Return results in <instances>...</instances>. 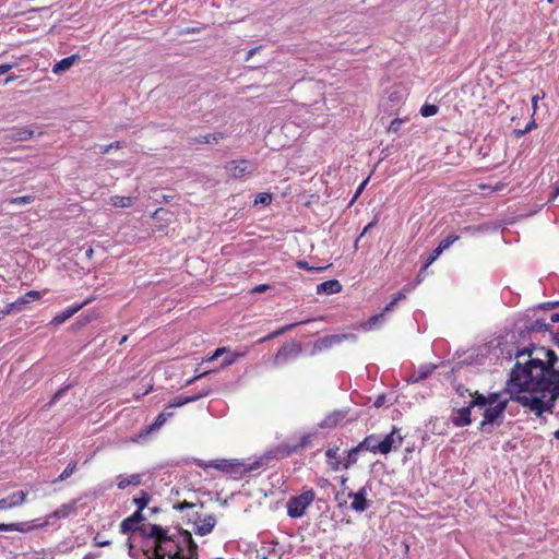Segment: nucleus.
I'll use <instances>...</instances> for the list:
<instances>
[{
	"mask_svg": "<svg viewBox=\"0 0 559 559\" xmlns=\"http://www.w3.org/2000/svg\"><path fill=\"white\" fill-rule=\"evenodd\" d=\"M501 356L515 360L508 384L519 393L516 402L528 407L536 416L552 412L559 399V369H556L558 356L552 349L511 343L501 347Z\"/></svg>",
	"mask_w": 559,
	"mask_h": 559,
	"instance_id": "nucleus-1",
	"label": "nucleus"
},
{
	"mask_svg": "<svg viewBox=\"0 0 559 559\" xmlns=\"http://www.w3.org/2000/svg\"><path fill=\"white\" fill-rule=\"evenodd\" d=\"M472 395L471 406H477L484 409V419L479 424V429L488 431L489 426H500L504 419V413L509 403V399L503 396L501 392H490L483 394L475 392Z\"/></svg>",
	"mask_w": 559,
	"mask_h": 559,
	"instance_id": "nucleus-2",
	"label": "nucleus"
},
{
	"mask_svg": "<svg viewBox=\"0 0 559 559\" xmlns=\"http://www.w3.org/2000/svg\"><path fill=\"white\" fill-rule=\"evenodd\" d=\"M275 456L270 452L266 453L260 457L254 459L253 461L247 460V461H239V460H233L231 468H229L228 475L233 477L234 479H239L243 475L253 473L255 471H259L265 466L269 465V463L274 459Z\"/></svg>",
	"mask_w": 559,
	"mask_h": 559,
	"instance_id": "nucleus-3",
	"label": "nucleus"
},
{
	"mask_svg": "<svg viewBox=\"0 0 559 559\" xmlns=\"http://www.w3.org/2000/svg\"><path fill=\"white\" fill-rule=\"evenodd\" d=\"M316 499V492L311 488L304 487L298 496H293L288 499L286 508L287 515L292 519H299L305 515L306 510L312 504Z\"/></svg>",
	"mask_w": 559,
	"mask_h": 559,
	"instance_id": "nucleus-4",
	"label": "nucleus"
},
{
	"mask_svg": "<svg viewBox=\"0 0 559 559\" xmlns=\"http://www.w3.org/2000/svg\"><path fill=\"white\" fill-rule=\"evenodd\" d=\"M548 330H549L548 323H546L543 320H536L530 326H526L525 329H519L516 331H512V332L508 333L506 336V342L499 343V348L501 349V347L503 345L511 344L512 342L513 343L519 342L520 345H527V343L531 342L530 335L532 332H546Z\"/></svg>",
	"mask_w": 559,
	"mask_h": 559,
	"instance_id": "nucleus-5",
	"label": "nucleus"
},
{
	"mask_svg": "<svg viewBox=\"0 0 559 559\" xmlns=\"http://www.w3.org/2000/svg\"><path fill=\"white\" fill-rule=\"evenodd\" d=\"M225 168L228 176L235 179H242L255 170V166L247 159L231 160L226 164Z\"/></svg>",
	"mask_w": 559,
	"mask_h": 559,
	"instance_id": "nucleus-6",
	"label": "nucleus"
},
{
	"mask_svg": "<svg viewBox=\"0 0 559 559\" xmlns=\"http://www.w3.org/2000/svg\"><path fill=\"white\" fill-rule=\"evenodd\" d=\"M144 520H145V518H144L143 513H141L140 511H135L132 515L126 518L120 523V532L122 534L140 532V534L142 535L143 528H145L147 526H159L158 524H152V523L140 525V523L143 522Z\"/></svg>",
	"mask_w": 559,
	"mask_h": 559,
	"instance_id": "nucleus-7",
	"label": "nucleus"
},
{
	"mask_svg": "<svg viewBox=\"0 0 559 559\" xmlns=\"http://www.w3.org/2000/svg\"><path fill=\"white\" fill-rule=\"evenodd\" d=\"M369 487L367 485L360 487L356 492L349 491L347 497L353 499L350 509L355 512L362 513L370 507V501L367 499Z\"/></svg>",
	"mask_w": 559,
	"mask_h": 559,
	"instance_id": "nucleus-8",
	"label": "nucleus"
},
{
	"mask_svg": "<svg viewBox=\"0 0 559 559\" xmlns=\"http://www.w3.org/2000/svg\"><path fill=\"white\" fill-rule=\"evenodd\" d=\"M301 352V347L296 342L285 343L274 356L275 365H283L295 359Z\"/></svg>",
	"mask_w": 559,
	"mask_h": 559,
	"instance_id": "nucleus-9",
	"label": "nucleus"
},
{
	"mask_svg": "<svg viewBox=\"0 0 559 559\" xmlns=\"http://www.w3.org/2000/svg\"><path fill=\"white\" fill-rule=\"evenodd\" d=\"M402 442L403 437L399 433V429L393 427L392 431L381 439V443H379L380 453L386 455L392 449L399 448Z\"/></svg>",
	"mask_w": 559,
	"mask_h": 559,
	"instance_id": "nucleus-10",
	"label": "nucleus"
},
{
	"mask_svg": "<svg viewBox=\"0 0 559 559\" xmlns=\"http://www.w3.org/2000/svg\"><path fill=\"white\" fill-rule=\"evenodd\" d=\"M346 340L356 341V335L352 333H344V334H331L325 335L317 341L316 346L321 349H328L335 345H338L343 343Z\"/></svg>",
	"mask_w": 559,
	"mask_h": 559,
	"instance_id": "nucleus-11",
	"label": "nucleus"
},
{
	"mask_svg": "<svg viewBox=\"0 0 559 559\" xmlns=\"http://www.w3.org/2000/svg\"><path fill=\"white\" fill-rule=\"evenodd\" d=\"M35 133L36 129L29 126H25L20 128H12L8 131L4 138L9 143L24 142L31 140Z\"/></svg>",
	"mask_w": 559,
	"mask_h": 559,
	"instance_id": "nucleus-12",
	"label": "nucleus"
},
{
	"mask_svg": "<svg viewBox=\"0 0 559 559\" xmlns=\"http://www.w3.org/2000/svg\"><path fill=\"white\" fill-rule=\"evenodd\" d=\"M475 406H471V402L467 406L453 411L451 415V423L454 427L461 428L472 424V409Z\"/></svg>",
	"mask_w": 559,
	"mask_h": 559,
	"instance_id": "nucleus-13",
	"label": "nucleus"
},
{
	"mask_svg": "<svg viewBox=\"0 0 559 559\" xmlns=\"http://www.w3.org/2000/svg\"><path fill=\"white\" fill-rule=\"evenodd\" d=\"M211 393V388L209 386H205L203 388L200 392L193 394V395H189V396H185V395H178L176 396L175 399H173L169 403H168V408L170 409H174L176 407H180V406H183L186 404H189V403H192V402H195L202 397H205L207 396L209 394Z\"/></svg>",
	"mask_w": 559,
	"mask_h": 559,
	"instance_id": "nucleus-14",
	"label": "nucleus"
},
{
	"mask_svg": "<svg viewBox=\"0 0 559 559\" xmlns=\"http://www.w3.org/2000/svg\"><path fill=\"white\" fill-rule=\"evenodd\" d=\"M27 492L23 490L14 491L0 499V510H8L24 504L26 501Z\"/></svg>",
	"mask_w": 559,
	"mask_h": 559,
	"instance_id": "nucleus-15",
	"label": "nucleus"
},
{
	"mask_svg": "<svg viewBox=\"0 0 559 559\" xmlns=\"http://www.w3.org/2000/svg\"><path fill=\"white\" fill-rule=\"evenodd\" d=\"M40 298V293L37 290H29L23 296H21L15 302L9 305V307L0 312V319H2L4 316L9 314L12 308H16L17 310H22L23 306L32 302L34 300H37Z\"/></svg>",
	"mask_w": 559,
	"mask_h": 559,
	"instance_id": "nucleus-16",
	"label": "nucleus"
},
{
	"mask_svg": "<svg viewBox=\"0 0 559 559\" xmlns=\"http://www.w3.org/2000/svg\"><path fill=\"white\" fill-rule=\"evenodd\" d=\"M396 305V302L392 299L386 306L385 308L383 309V311L379 314H376V316H372L370 317L366 322L362 323V329L365 331H372L374 330L378 324L382 323L385 319V312H389L391 311L394 306Z\"/></svg>",
	"mask_w": 559,
	"mask_h": 559,
	"instance_id": "nucleus-17",
	"label": "nucleus"
},
{
	"mask_svg": "<svg viewBox=\"0 0 559 559\" xmlns=\"http://www.w3.org/2000/svg\"><path fill=\"white\" fill-rule=\"evenodd\" d=\"M91 300L87 299L81 304L68 307L60 313H58L51 321L55 325H60L64 323L68 319H70L72 316H74L76 312H79L84 306H86Z\"/></svg>",
	"mask_w": 559,
	"mask_h": 559,
	"instance_id": "nucleus-18",
	"label": "nucleus"
},
{
	"mask_svg": "<svg viewBox=\"0 0 559 559\" xmlns=\"http://www.w3.org/2000/svg\"><path fill=\"white\" fill-rule=\"evenodd\" d=\"M216 524V519L214 515L210 514V515H206L205 518L203 519H200L197 523H195V534L200 535V536H205L207 534H210L214 526Z\"/></svg>",
	"mask_w": 559,
	"mask_h": 559,
	"instance_id": "nucleus-19",
	"label": "nucleus"
},
{
	"mask_svg": "<svg viewBox=\"0 0 559 559\" xmlns=\"http://www.w3.org/2000/svg\"><path fill=\"white\" fill-rule=\"evenodd\" d=\"M342 290V285L337 280L325 281L317 285L316 292L318 295H333Z\"/></svg>",
	"mask_w": 559,
	"mask_h": 559,
	"instance_id": "nucleus-20",
	"label": "nucleus"
},
{
	"mask_svg": "<svg viewBox=\"0 0 559 559\" xmlns=\"http://www.w3.org/2000/svg\"><path fill=\"white\" fill-rule=\"evenodd\" d=\"M117 487L121 490L126 489L129 486H139L142 483V475L141 474H131V475H123L120 474L117 476Z\"/></svg>",
	"mask_w": 559,
	"mask_h": 559,
	"instance_id": "nucleus-21",
	"label": "nucleus"
},
{
	"mask_svg": "<svg viewBox=\"0 0 559 559\" xmlns=\"http://www.w3.org/2000/svg\"><path fill=\"white\" fill-rule=\"evenodd\" d=\"M379 443H381V439L378 435H369L361 442H359V449L362 451H369L371 453H380Z\"/></svg>",
	"mask_w": 559,
	"mask_h": 559,
	"instance_id": "nucleus-22",
	"label": "nucleus"
},
{
	"mask_svg": "<svg viewBox=\"0 0 559 559\" xmlns=\"http://www.w3.org/2000/svg\"><path fill=\"white\" fill-rule=\"evenodd\" d=\"M174 411L166 406L155 418L154 423L146 428V432L159 429L169 418L174 416Z\"/></svg>",
	"mask_w": 559,
	"mask_h": 559,
	"instance_id": "nucleus-23",
	"label": "nucleus"
},
{
	"mask_svg": "<svg viewBox=\"0 0 559 559\" xmlns=\"http://www.w3.org/2000/svg\"><path fill=\"white\" fill-rule=\"evenodd\" d=\"M78 59H79L78 55H71L69 57L61 59L60 61H58L57 63L53 64L52 72L55 74H60L64 71H68Z\"/></svg>",
	"mask_w": 559,
	"mask_h": 559,
	"instance_id": "nucleus-24",
	"label": "nucleus"
},
{
	"mask_svg": "<svg viewBox=\"0 0 559 559\" xmlns=\"http://www.w3.org/2000/svg\"><path fill=\"white\" fill-rule=\"evenodd\" d=\"M344 418V415L341 412H334L330 415H328L323 420H321L318 426L322 429L324 428H333L335 427L340 421H342Z\"/></svg>",
	"mask_w": 559,
	"mask_h": 559,
	"instance_id": "nucleus-25",
	"label": "nucleus"
},
{
	"mask_svg": "<svg viewBox=\"0 0 559 559\" xmlns=\"http://www.w3.org/2000/svg\"><path fill=\"white\" fill-rule=\"evenodd\" d=\"M442 251H440L438 248L433 249L430 255L427 258L425 264L420 269L418 275H417V283H420L424 278V274L427 271V269L441 255Z\"/></svg>",
	"mask_w": 559,
	"mask_h": 559,
	"instance_id": "nucleus-26",
	"label": "nucleus"
},
{
	"mask_svg": "<svg viewBox=\"0 0 559 559\" xmlns=\"http://www.w3.org/2000/svg\"><path fill=\"white\" fill-rule=\"evenodd\" d=\"M311 320H302V321H299V322H296V323H292V324H287V325H284L283 328L272 332L271 334L262 337L259 342L262 343V342H265L267 340H271L273 337H276L281 334H283L284 332H287V331H290L293 330L295 326L299 325V324H305V323H308L310 322Z\"/></svg>",
	"mask_w": 559,
	"mask_h": 559,
	"instance_id": "nucleus-27",
	"label": "nucleus"
},
{
	"mask_svg": "<svg viewBox=\"0 0 559 559\" xmlns=\"http://www.w3.org/2000/svg\"><path fill=\"white\" fill-rule=\"evenodd\" d=\"M110 204L115 207H130L133 205V198L123 195H114L110 198Z\"/></svg>",
	"mask_w": 559,
	"mask_h": 559,
	"instance_id": "nucleus-28",
	"label": "nucleus"
},
{
	"mask_svg": "<svg viewBox=\"0 0 559 559\" xmlns=\"http://www.w3.org/2000/svg\"><path fill=\"white\" fill-rule=\"evenodd\" d=\"M231 464L233 460L221 459L211 461L206 466L216 468L221 472L228 474L229 468L233 467Z\"/></svg>",
	"mask_w": 559,
	"mask_h": 559,
	"instance_id": "nucleus-29",
	"label": "nucleus"
},
{
	"mask_svg": "<svg viewBox=\"0 0 559 559\" xmlns=\"http://www.w3.org/2000/svg\"><path fill=\"white\" fill-rule=\"evenodd\" d=\"M337 452H338V448H329L326 451H325V455L328 459H330L331 461L329 462L331 468L333 471H338L340 469V466H341V461L338 459V455H337Z\"/></svg>",
	"mask_w": 559,
	"mask_h": 559,
	"instance_id": "nucleus-30",
	"label": "nucleus"
},
{
	"mask_svg": "<svg viewBox=\"0 0 559 559\" xmlns=\"http://www.w3.org/2000/svg\"><path fill=\"white\" fill-rule=\"evenodd\" d=\"M362 451V449H359V444L352 448L348 452H347V456L345 459V461L343 462V467L345 469H348L349 467H352L354 464H356L358 457V453Z\"/></svg>",
	"mask_w": 559,
	"mask_h": 559,
	"instance_id": "nucleus-31",
	"label": "nucleus"
},
{
	"mask_svg": "<svg viewBox=\"0 0 559 559\" xmlns=\"http://www.w3.org/2000/svg\"><path fill=\"white\" fill-rule=\"evenodd\" d=\"M29 527L26 526V523L19 522V523H0V531L3 532H26Z\"/></svg>",
	"mask_w": 559,
	"mask_h": 559,
	"instance_id": "nucleus-32",
	"label": "nucleus"
},
{
	"mask_svg": "<svg viewBox=\"0 0 559 559\" xmlns=\"http://www.w3.org/2000/svg\"><path fill=\"white\" fill-rule=\"evenodd\" d=\"M150 500V495L146 491L142 490L138 497L133 498V503L138 507L136 511H140L142 513V511L147 507Z\"/></svg>",
	"mask_w": 559,
	"mask_h": 559,
	"instance_id": "nucleus-33",
	"label": "nucleus"
},
{
	"mask_svg": "<svg viewBox=\"0 0 559 559\" xmlns=\"http://www.w3.org/2000/svg\"><path fill=\"white\" fill-rule=\"evenodd\" d=\"M435 369H436V366H433V365L420 366L417 371V374L412 379V381L419 382L421 380L427 379L432 373V371Z\"/></svg>",
	"mask_w": 559,
	"mask_h": 559,
	"instance_id": "nucleus-34",
	"label": "nucleus"
},
{
	"mask_svg": "<svg viewBox=\"0 0 559 559\" xmlns=\"http://www.w3.org/2000/svg\"><path fill=\"white\" fill-rule=\"evenodd\" d=\"M246 355V352H228L226 353V356L224 357L221 366L227 367L236 362L239 358L243 357Z\"/></svg>",
	"mask_w": 559,
	"mask_h": 559,
	"instance_id": "nucleus-35",
	"label": "nucleus"
},
{
	"mask_svg": "<svg viewBox=\"0 0 559 559\" xmlns=\"http://www.w3.org/2000/svg\"><path fill=\"white\" fill-rule=\"evenodd\" d=\"M71 384L63 385L51 397V400L45 405L46 409L51 408L53 405H56L60 399L64 395V393L71 388Z\"/></svg>",
	"mask_w": 559,
	"mask_h": 559,
	"instance_id": "nucleus-36",
	"label": "nucleus"
},
{
	"mask_svg": "<svg viewBox=\"0 0 559 559\" xmlns=\"http://www.w3.org/2000/svg\"><path fill=\"white\" fill-rule=\"evenodd\" d=\"M76 471V462L72 461L70 462L67 467L63 469V472L58 476L53 483L57 481H63L67 478H69L74 472Z\"/></svg>",
	"mask_w": 559,
	"mask_h": 559,
	"instance_id": "nucleus-37",
	"label": "nucleus"
},
{
	"mask_svg": "<svg viewBox=\"0 0 559 559\" xmlns=\"http://www.w3.org/2000/svg\"><path fill=\"white\" fill-rule=\"evenodd\" d=\"M457 239V235H449L439 242L437 248L443 252L444 250L449 249Z\"/></svg>",
	"mask_w": 559,
	"mask_h": 559,
	"instance_id": "nucleus-38",
	"label": "nucleus"
},
{
	"mask_svg": "<svg viewBox=\"0 0 559 559\" xmlns=\"http://www.w3.org/2000/svg\"><path fill=\"white\" fill-rule=\"evenodd\" d=\"M438 110H439V107L437 105L425 104L420 108V115L425 118H428V117L435 116L438 112Z\"/></svg>",
	"mask_w": 559,
	"mask_h": 559,
	"instance_id": "nucleus-39",
	"label": "nucleus"
},
{
	"mask_svg": "<svg viewBox=\"0 0 559 559\" xmlns=\"http://www.w3.org/2000/svg\"><path fill=\"white\" fill-rule=\"evenodd\" d=\"M33 201H34L33 195H23V197L12 198L10 200V203L14 204V205H25V204L32 203Z\"/></svg>",
	"mask_w": 559,
	"mask_h": 559,
	"instance_id": "nucleus-40",
	"label": "nucleus"
},
{
	"mask_svg": "<svg viewBox=\"0 0 559 559\" xmlns=\"http://www.w3.org/2000/svg\"><path fill=\"white\" fill-rule=\"evenodd\" d=\"M272 202V194L266 192H261L255 197V204L269 205Z\"/></svg>",
	"mask_w": 559,
	"mask_h": 559,
	"instance_id": "nucleus-41",
	"label": "nucleus"
},
{
	"mask_svg": "<svg viewBox=\"0 0 559 559\" xmlns=\"http://www.w3.org/2000/svg\"><path fill=\"white\" fill-rule=\"evenodd\" d=\"M316 436L314 432L305 433L301 438L299 443L296 445L297 448L305 449L310 445L312 438Z\"/></svg>",
	"mask_w": 559,
	"mask_h": 559,
	"instance_id": "nucleus-42",
	"label": "nucleus"
},
{
	"mask_svg": "<svg viewBox=\"0 0 559 559\" xmlns=\"http://www.w3.org/2000/svg\"><path fill=\"white\" fill-rule=\"evenodd\" d=\"M72 509V506L63 504L55 511L53 515L58 519L67 518Z\"/></svg>",
	"mask_w": 559,
	"mask_h": 559,
	"instance_id": "nucleus-43",
	"label": "nucleus"
},
{
	"mask_svg": "<svg viewBox=\"0 0 559 559\" xmlns=\"http://www.w3.org/2000/svg\"><path fill=\"white\" fill-rule=\"evenodd\" d=\"M123 146V143L120 141H116L114 143H110L108 145H103L99 148V152L102 154H108L112 148H121Z\"/></svg>",
	"mask_w": 559,
	"mask_h": 559,
	"instance_id": "nucleus-44",
	"label": "nucleus"
},
{
	"mask_svg": "<svg viewBox=\"0 0 559 559\" xmlns=\"http://www.w3.org/2000/svg\"><path fill=\"white\" fill-rule=\"evenodd\" d=\"M190 144L211 143L210 133L201 136L189 138Z\"/></svg>",
	"mask_w": 559,
	"mask_h": 559,
	"instance_id": "nucleus-45",
	"label": "nucleus"
},
{
	"mask_svg": "<svg viewBox=\"0 0 559 559\" xmlns=\"http://www.w3.org/2000/svg\"><path fill=\"white\" fill-rule=\"evenodd\" d=\"M93 542L96 547H105V546H109L111 544L110 540L102 538V536L99 534H97L94 537Z\"/></svg>",
	"mask_w": 559,
	"mask_h": 559,
	"instance_id": "nucleus-46",
	"label": "nucleus"
},
{
	"mask_svg": "<svg viewBox=\"0 0 559 559\" xmlns=\"http://www.w3.org/2000/svg\"><path fill=\"white\" fill-rule=\"evenodd\" d=\"M369 181V178L365 179L357 188L355 194H354V198L352 200V203L361 194V192L364 191V189L366 188L367 183Z\"/></svg>",
	"mask_w": 559,
	"mask_h": 559,
	"instance_id": "nucleus-47",
	"label": "nucleus"
},
{
	"mask_svg": "<svg viewBox=\"0 0 559 559\" xmlns=\"http://www.w3.org/2000/svg\"><path fill=\"white\" fill-rule=\"evenodd\" d=\"M226 353H227V348L226 347H218L213 353V355L209 358V361H213V360L217 359L219 356H222L223 354H226Z\"/></svg>",
	"mask_w": 559,
	"mask_h": 559,
	"instance_id": "nucleus-48",
	"label": "nucleus"
},
{
	"mask_svg": "<svg viewBox=\"0 0 559 559\" xmlns=\"http://www.w3.org/2000/svg\"><path fill=\"white\" fill-rule=\"evenodd\" d=\"M297 265H298L299 269L308 270V271H319V270H322L321 267H311L308 264V262H306V261H298Z\"/></svg>",
	"mask_w": 559,
	"mask_h": 559,
	"instance_id": "nucleus-49",
	"label": "nucleus"
},
{
	"mask_svg": "<svg viewBox=\"0 0 559 559\" xmlns=\"http://www.w3.org/2000/svg\"><path fill=\"white\" fill-rule=\"evenodd\" d=\"M401 124H402V120H400V119L392 120V122L390 123V127H389V131H392V132L399 131L401 128Z\"/></svg>",
	"mask_w": 559,
	"mask_h": 559,
	"instance_id": "nucleus-50",
	"label": "nucleus"
},
{
	"mask_svg": "<svg viewBox=\"0 0 559 559\" xmlns=\"http://www.w3.org/2000/svg\"><path fill=\"white\" fill-rule=\"evenodd\" d=\"M409 290H411V288H409V287H405V288L403 289V292H400V293H397V294L394 296L393 300H394L396 304H397L399 301H401V300H404V299L406 298V294H405V292H409Z\"/></svg>",
	"mask_w": 559,
	"mask_h": 559,
	"instance_id": "nucleus-51",
	"label": "nucleus"
},
{
	"mask_svg": "<svg viewBox=\"0 0 559 559\" xmlns=\"http://www.w3.org/2000/svg\"><path fill=\"white\" fill-rule=\"evenodd\" d=\"M16 63H4L0 64V75L8 73L11 69H13Z\"/></svg>",
	"mask_w": 559,
	"mask_h": 559,
	"instance_id": "nucleus-52",
	"label": "nucleus"
},
{
	"mask_svg": "<svg viewBox=\"0 0 559 559\" xmlns=\"http://www.w3.org/2000/svg\"><path fill=\"white\" fill-rule=\"evenodd\" d=\"M224 138L222 132L210 133L211 143H218Z\"/></svg>",
	"mask_w": 559,
	"mask_h": 559,
	"instance_id": "nucleus-53",
	"label": "nucleus"
},
{
	"mask_svg": "<svg viewBox=\"0 0 559 559\" xmlns=\"http://www.w3.org/2000/svg\"><path fill=\"white\" fill-rule=\"evenodd\" d=\"M385 403V395L384 394H380L379 396H377V399L374 400L373 402V406L379 408L381 407L383 404Z\"/></svg>",
	"mask_w": 559,
	"mask_h": 559,
	"instance_id": "nucleus-54",
	"label": "nucleus"
},
{
	"mask_svg": "<svg viewBox=\"0 0 559 559\" xmlns=\"http://www.w3.org/2000/svg\"><path fill=\"white\" fill-rule=\"evenodd\" d=\"M269 288H270V286H269V285H266V284H261V285L255 286V287L252 289V293H259V294H261V293H264L265 290H267Z\"/></svg>",
	"mask_w": 559,
	"mask_h": 559,
	"instance_id": "nucleus-55",
	"label": "nucleus"
},
{
	"mask_svg": "<svg viewBox=\"0 0 559 559\" xmlns=\"http://www.w3.org/2000/svg\"><path fill=\"white\" fill-rule=\"evenodd\" d=\"M371 228L368 227V225H366L362 229V231L360 233V235L358 236V238L356 239L355 241V248L358 247V242L362 239V237L370 230Z\"/></svg>",
	"mask_w": 559,
	"mask_h": 559,
	"instance_id": "nucleus-56",
	"label": "nucleus"
},
{
	"mask_svg": "<svg viewBox=\"0 0 559 559\" xmlns=\"http://www.w3.org/2000/svg\"><path fill=\"white\" fill-rule=\"evenodd\" d=\"M543 97H544V94H543L542 96H539V95H535V96H533V97H532V105H533V112H534V114H535V112H536V110H537V103H538V100H539L540 98H543Z\"/></svg>",
	"mask_w": 559,
	"mask_h": 559,
	"instance_id": "nucleus-57",
	"label": "nucleus"
},
{
	"mask_svg": "<svg viewBox=\"0 0 559 559\" xmlns=\"http://www.w3.org/2000/svg\"><path fill=\"white\" fill-rule=\"evenodd\" d=\"M317 484L321 488H326V487L331 486L330 480L326 478H319Z\"/></svg>",
	"mask_w": 559,
	"mask_h": 559,
	"instance_id": "nucleus-58",
	"label": "nucleus"
},
{
	"mask_svg": "<svg viewBox=\"0 0 559 559\" xmlns=\"http://www.w3.org/2000/svg\"><path fill=\"white\" fill-rule=\"evenodd\" d=\"M536 128V123L534 120L530 121L527 123V126L525 127V129H523V131H521V134H525L527 132H530L532 129Z\"/></svg>",
	"mask_w": 559,
	"mask_h": 559,
	"instance_id": "nucleus-59",
	"label": "nucleus"
},
{
	"mask_svg": "<svg viewBox=\"0 0 559 559\" xmlns=\"http://www.w3.org/2000/svg\"><path fill=\"white\" fill-rule=\"evenodd\" d=\"M207 373H209V372H206V371H205V372H202V373H200V374H198V376L193 377L192 379H190V380H188V381H187V384H191V383H193L194 381H197V380H199V379H202V378H203V377H205Z\"/></svg>",
	"mask_w": 559,
	"mask_h": 559,
	"instance_id": "nucleus-60",
	"label": "nucleus"
},
{
	"mask_svg": "<svg viewBox=\"0 0 559 559\" xmlns=\"http://www.w3.org/2000/svg\"><path fill=\"white\" fill-rule=\"evenodd\" d=\"M192 507H193V504H192V503L185 501V502H182V503L179 506V510H185V509L192 508Z\"/></svg>",
	"mask_w": 559,
	"mask_h": 559,
	"instance_id": "nucleus-61",
	"label": "nucleus"
},
{
	"mask_svg": "<svg viewBox=\"0 0 559 559\" xmlns=\"http://www.w3.org/2000/svg\"><path fill=\"white\" fill-rule=\"evenodd\" d=\"M550 321L552 323L559 322V312L552 313L551 317H550Z\"/></svg>",
	"mask_w": 559,
	"mask_h": 559,
	"instance_id": "nucleus-62",
	"label": "nucleus"
},
{
	"mask_svg": "<svg viewBox=\"0 0 559 559\" xmlns=\"http://www.w3.org/2000/svg\"><path fill=\"white\" fill-rule=\"evenodd\" d=\"M552 342L559 347V333L552 335Z\"/></svg>",
	"mask_w": 559,
	"mask_h": 559,
	"instance_id": "nucleus-63",
	"label": "nucleus"
},
{
	"mask_svg": "<svg viewBox=\"0 0 559 559\" xmlns=\"http://www.w3.org/2000/svg\"><path fill=\"white\" fill-rule=\"evenodd\" d=\"M96 557H97V556H96L95 554H93V552H88V554H86V555L83 557V559H94V558H96Z\"/></svg>",
	"mask_w": 559,
	"mask_h": 559,
	"instance_id": "nucleus-64",
	"label": "nucleus"
}]
</instances>
